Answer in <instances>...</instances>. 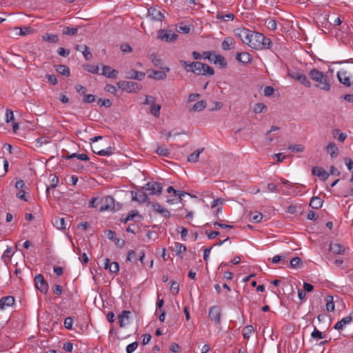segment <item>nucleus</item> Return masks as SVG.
I'll use <instances>...</instances> for the list:
<instances>
[{"label":"nucleus","mask_w":353,"mask_h":353,"mask_svg":"<svg viewBox=\"0 0 353 353\" xmlns=\"http://www.w3.org/2000/svg\"><path fill=\"white\" fill-rule=\"evenodd\" d=\"M309 77L315 83V86L324 91H330L331 84L326 74L316 68H313L309 72Z\"/></svg>","instance_id":"1"},{"label":"nucleus","mask_w":353,"mask_h":353,"mask_svg":"<svg viewBox=\"0 0 353 353\" xmlns=\"http://www.w3.org/2000/svg\"><path fill=\"white\" fill-rule=\"evenodd\" d=\"M190 72H192L196 75L212 76L214 74V70L212 67L199 61L191 63Z\"/></svg>","instance_id":"2"},{"label":"nucleus","mask_w":353,"mask_h":353,"mask_svg":"<svg viewBox=\"0 0 353 353\" xmlns=\"http://www.w3.org/2000/svg\"><path fill=\"white\" fill-rule=\"evenodd\" d=\"M272 46V41L270 38L265 37L263 34L256 32L254 34L253 41L251 43V48L256 50L270 49Z\"/></svg>","instance_id":"3"},{"label":"nucleus","mask_w":353,"mask_h":353,"mask_svg":"<svg viewBox=\"0 0 353 353\" xmlns=\"http://www.w3.org/2000/svg\"><path fill=\"white\" fill-rule=\"evenodd\" d=\"M34 283L37 290L45 294L48 293L49 285L42 274H38L35 276Z\"/></svg>","instance_id":"4"},{"label":"nucleus","mask_w":353,"mask_h":353,"mask_svg":"<svg viewBox=\"0 0 353 353\" xmlns=\"http://www.w3.org/2000/svg\"><path fill=\"white\" fill-rule=\"evenodd\" d=\"M118 87L129 92H137L141 89V85L136 82L121 81L117 83Z\"/></svg>","instance_id":"5"},{"label":"nucleus","mask_w":353,"mask_h":353,"mask_svg":"<svg viewBox=\"0 0 353 353\" xmlns=\"http://www.w3.org/2000/svg\"><path fill=\"white\" fill-rule=\"evenodd\" d=\"M178 38V34L172 30L161 29L158 31V39L167 42H174Z\"/></svg>","instance_id":"6"},{"label":"nucleus","mask_w":353,"mask_h":353,"mask_svg":"<svg viewBox=\"0 0 353 353\" xmlns=\"http://www.w3.org/2000/svg\"><path fill=\"white\" fill-rule=\"evenodd\" d=\"M143 189L148 191L150 194L159 195L162 192L163 186L158 182L150 181L147 183Z\"/></svg>","instance_id":"7"},{"label":"nucleus","mask_w":353,"mask_h":353,"mask_svg":"<svg viewBox=\"0 0 353 353\" xmlns=\"http://www.w3.org/2000/svg\"><path fill=\"white\" fill-rule=\"evenodd\" d=\"M165 10L155 7H150L148 10V15L153 21H162L164 18Z\"/></svg>","instance_id":"8"},{"label":"nucleus","mask_w":353,"mask_h":353,"mask_svg":"<svg viewBox=\"0 0 353 353\" xmlns=\"http://www.w3.org/2000/svg\"><path fill=\"white\" fill-rule=\"evenodd\" d=\"M289 76L300 82L307 88L311 87V83L305 74L299 71L289 72Z\"/></svg>","instance_id":"9"},{"label":"nucleus","mask_w":353,"mask_h":353,"mask_svg":"<svg viewBox=\"0 0 353 353\" xmlns=\"http://www.w3.org/2000/svg\"><path fill=\"white\" fill-rule=\"evenodd\" d=\"M209 318L211 321H214L216 324H220L221 310L219 306H212L209 309Z\"/></svg>","instance_id":"10"},{"label":"nucleus","mask_w":353,"mask_h":353,"mask_svg":"<svg viewBox=\"0 0 353 353\" xmlns=\"http://www.w3.org/2000/svg\"><path fill=\"white\" fill-rule=\"evenodd\" d=\"M147 205L151 206L154 211H155L158 214H160L162 216L165 218H169L170 216V212L166 208H163L158 203H153L149 201L148 202Z\"/></svg>","instance_id":"11"},{"label":"nucleus","mask_w":353,"mask_h":353,"mask_svg":"<svg viewBox=\"0 0 353 353\" xmlns=\"http://www.w3.org/2000/svg\"><path fill=\"white\" fill-rule=\"evenodd\" d=\"M114 208V199L111 196H107L102 200L101 205L99 208L100 212L113 210Z\"/></svg>","instance_id":"12"},{"label":"nucleus","mask_w":353,"mask_h":353,"mask_svg":"<svg viewBox=\"0 0 353 353\" xmlns=\"http://www.w3.org/2000/svg\"><path fill=\"white\" fill-rule=\"evenodd\" d=\"M234 35L238 37L243 43L247 42V37L250 34V30L245 28H237L234 30Z\"/></svg>","instance_id":"13"},{"label":"nucleus","mask_w":353,"mask_h":353,"mask_svg":"<svg viewBox=\"0 0 353 353\" xmlns=\"http://www.w3.org/2000/svg\"><path fill=\"white\" fill-rule=\"evenodd\" d=\"M132 199L139 203H145L148 201V195L143 190L132 191Z\"/></svg>","instance_id":"14"},{"label":"nucleus","mask_w":353,"mask_h":353,"mask_svg":"<svg viewBox=\"0 0 353 353\" xmlns=\"http://www.w3.org/2000/svg\"><path fill=\"white\" fill-rule=\"evenodd\" d=\"M119 72L117 70L112 69L109 65H103L101 74L107 77L108 78L116 79L118 76Z\"/></svg>","instance_id":"15"},{"label":"nucleus","mask_w":353,"mask_h":353,"mask_svg":"<svg viewBox=\"0 0 353 353\" xmlns=\"http://www.w3.org/2000/svg\"><path fill=\"white\" fill-rule=\"evenodd\" d=\"M236 59L244 64L250 63L252 60V55L247 52H237Z\"/></svg>","instance_id":"16"},{"label":"nucleus","mask_w":353,"mask_h":353,"mask_svg":"<svg viewBox=\"0 0 353 353\" xmlns=\"http://www.w3.org/2000/svg\"><path fill=\"white\" fill-rule=\"evenodd\" d=\"M14 304V298L12 296H3L0 299V310H4L6 307L12 306Z\"/></svg>","instance_id":"17"},{"label":"nucleus","mask_w":353,"mask_h":353,"mask_svg":"<svg viewBox=\"0 0 353 353\" xmlns=\"http://www.w3.org/2000/svg\"><path fill=\"white\" fill-rule=\"evenodd\" d=\"M145 76V74L142 72H139L132 69L126 72V78L132 79L137 80H142Z\"/></svg>","instance_id":"18"},{"label":"nucleus","mask_w":353,"mask_h":353,"mask_svg":"<svg viewBox=\"0 0 353 353\" xmlns=\"http://www.w3.org/2000/svg\"><path fill=\"white\" fill-rule=\"evenodd\" d=\"M312 173L313 175L320 177L323 181L327 180L330 174L321 167H314L312 170Z\"/></svg>","instance_id":"19"},{"label":"nucleus","mask_w":353,"mask_h":353,"mask_svg":"<svg viewBox=\"0 0 353 353\" xmlns=\"http://www.w3.org/2000/svg\"><path fill=\"white\" fill-rule=\"evenodd\" d=\"M353 314V312L345 317V318H343L341 321H338L334 326V328L336 329V330H341L344 328V327L345 326V325L347 324H349L352 320V314Z\"/></svg>","instance_id":"20"},{"label":"nucleus","mask_w":353,"mask_h":353,"mask_svg":"<svg viewBox=\"0 0 353 353\" xmlns=\"http://www.w3.org/2000/svg\"><path fill=\"white\" fill-rule=\"evenodd\" d=\"M131 312L128 310H123L122 311L118 316V320L119 326L121 327H125L126 323H125V321H128L130 319V315Z\"/></svg>","instance_id":"21"},{"label":"nucleus","mask_w":353,"mask_h":353,"mask_svg":"<svg viewBox=\"0 0 353 353\" xmlns=\"http://www.w3.org/2000/svg\"><path fill=\"white\" fill-rule=\"evenodd\" d=\"M329 250L334 254H343L345 251V248L339 243H331Z\"/></svg>","instance_id":"22"},{"label":"nucleus","mask_w":353,"mask_h":353,"mask_svg":"<svg viewBox=\"0 0 353 353\" xmlns=\"http://www.w3.org/2000/svg\"><path fill=\"white\" fill-rule=\"evenodd\" d=\"M235 41L232 37H226L221 43V48L223 50H228L230 48H234Z\"/></svg>","instance_id":"23"},{"label":"nucleus","mask_w":353,"mask_h":353,"mask_svg":"<svg viewBox=\"0 0 353 353\" xmlns=\"http://www.w3.org/2000/svg\"><path fill=\"white\" fill-rule=\"evenodd\" d=\"M337 77L340 83H343L347 87H350L352 83L350 78L346 75V72H339L337 73Z\"/></svg>","instance_id":"24"},{"label":"nucleus","mask_w":353,"mask_h":353,"mask_svg":"<svg viewBox=\"0 0 353 353\" xmlns=\"http://www.w3.org/2000/svg\"><path fill=\"white\" fill-rule=\"evenodd\" d=\"M213 63L219 65L221 68H225L228 64L225 57L221 54H216V56H214Z\"/></svg>","instance_id":"25"},{"label":"nucleus","mask_w":353,"mask_h":353,"mask_svg":"<svg viewBox=\"0 0 353 353\" xmlns=\"http://www.w3.org/2000/svg\"><path fill=\"white\" fill-rule=\"evenodd\" d=\"M326 150L332 158L336 157L339 153L338 148L334 143H330L326 147Z\"/></svg>","instance_id":"26"},{"label":"nucleus","mask_w":353,"mask_h":353,"mask_svg":"<svg viewBox=\"0 0 353 353\" xmlns=\"http://www.w3.org/2000/svg\"><path fill=\"white\" fill-rule=\"evenodd\" d=\"M53 225L59 230H64L65 228V223L64 218H60L58 216L54 217L52 219Z\"/></svg>","instance_id":"27"},{"label":"nucleus","mask_w":353,"mask_h":353,"mask_svg":"<svg viewBox=\"0 0 353 353\" xmlns=\"http://www.w3.org/2000/svg\"><path fill=\"white\" fill-rule=\"evenodd\" d=\"M323 201L318 197L313 196L310 202V206L313 209H319L323 205Z\"/></svg>","instance_id":"28"},{"label":"nucleus","mask_w":353,"mask_h":353,"mask_svg":"<svg viewBox=\"0 0 353 353\" xmlns=\"http://www.w3.org/2000/svg\"><path fill=\"white\" fill-rule=\"evenodd\" d=\"M167 75L165 71L153 70L152 73L149 75L150 78L157 80H163L166 78Z\"/></svg>","instance_id":"29"},{"label":"nucleus","mask_w":353,"mask_h":353,"mask_svg":"<svg viewBox=\"0 0 353 353\" xmlns=\"http://www.w3.org/2000/svg\"><path fill=\"white\" fill-rule=\"evenodd\" d=\"M204 150V148L199 149L188 157V161L194 163L199 161V155Z\"/></svg>","instance_id":"30"},{"label":"nucleus","mask_w":353,"mask_h":353,"mask_svg":"<svg viewBox=\"0 0 353 353\" xmlns=\"http://www.w3.org/2000/svg\"><path fill=\"white\" fill-rule=\"evenodd\" d=\"M207 103L204 100L197 101L190 109L193 112H200L206 108Z\"/></svg>","instance_id":"31"},{"label":"nucleus","mask_w":353,"mask_h":353,"mask_svg":"<svg viewBox=\"0 0 353 353\" xmlns=\"http://www.w3.org/2000/svg\"><path fill=\"white\" fill-rule=\"evenodd\" d=\"M42 39L43 41H48L52 43H56L59 41V37L57 34L46 33L43 35Z\"/></svg>","instance_id":"32"},{"label":"nucleus","mask_w":353,"mask_h":353,"mask_svg":"<svg viewBox=\"0 0 353 353\" xmlns=\"http://www.w3.org/2000/svg\"><path fill=\"white\" fill-rule=\"evenodd\" d=\"M187 193L185 192H179V194H174V198L167 199V202L170 204H173L174 203L181 202L182 200V196H185Z\"/></svg>","instance_id":"33"},{"label":"nucleus","mask_w":353,"mask_h":353,"mask_svg":"<svg viewBox=\"0 0 353 353\" xmlns=\"http://www.w3.org/2000/svg\"><path fill=\"white\" fill-rule=\"evenodd\" d=\"M56 70L59 74L66 77H69L70 74V68L65 65H58L56 67Z\"/></svg>","instance_id":"34"},{"label":"nucleus","mask_w":353,"mask_h":353,"mask_svg":"<svg viewBox=\"0 0 353 353\" xmlns=\"http://www.w3.org/2000/svg\"><path fill=\"white\" fill-rule=\"evenodd\" d=\"M325 301L326 302V310L328 312H332L334 310V303L333 301V296H327L325 297Z\"/></svg>","instance_id":"35"},{"label":"nucleus","mask_w":353,"mask_h":353,"mask_svg":"<svg viewBox=\"0 0 353 353\" xmlns=\"http://www.w3.org/2000/svg\"><path fill=\"white\" fill-rule=\"evenodd\" d=\"M161 105L157 104L154 103V104L150 105V112L152 115H154L155 117H159L160 115V110H161Z\"/></svg>","instance_id":"36"},{"label":"nucleus","mask_w":353,"mask_h":353,"mask_svg":"<svg viewBox=\"0 0 353 353\" xmlns=\"http://www.w3.org/2000/svg\"><path fill=\"white\" fill-rule=\"evenodd\" d=\"M288 149L293 152H302L304 150L305 147L301 144H290L288 146Z\"/></svg>","instance_id":"37"},{"label":"nucleus","mask_w":353,"mask_h":353,"mask_svg":"<svg viewBox=\"0 0 353 353\" xmlns=\"http://www.w3.org/2000/svg\"><path fill=\"white\" fill-rule=\"evenodd\" d=\"M82 49V54L83 55L84 59L86 61L91 60L92 58V54L90 52L89 48L86 45H83Z\"/></svg>","instance_id":"38"},{"label":"nucleus","mask_w":353,"mask_h":353,"mask_svg":"<svg viewBox=\"0 0 353 353\" xmlns=\"http://www.w3.org/2000/svg\"><path fill=\"white\" fill-rule=\"evenodd\" d=\"M78 32L77 28H70V27H65L63 30V34H68L70 36L76 35Z\"/></svg>","instance_id":"39"},{"label":"nucleus","mask_w":353,"mask_h":353,"mask_svg":"<svg viewBox=\"0 0 353 353\" xmlns=\"http://www.w3.org/2000/svg\"><path fill=\"white\" fill-rule=\"evenodd\" d=\"M138 215V211L137 210H133V211H131L128 215L125 218H121V222H123V223H127L128 221H131V220H133L135 216H137Z\"/></svg>","instance_id":"40"},{"label":"nucleus","mask_w":353,"mask_h":353,"mask_svg":"<svg viewBox=\"0 0 353 353\" xmlns=\"http://www.w3.org/2000/svg\"><path fill=\"white\" fill-rule=\"evenodd\" d=\"M93 152L99 156H108V157L110 156L113 153L112 148H111V147H108L105 150H101L99 151L93 150Z\"/></svg>","instance_id":"41"},{"label":"nucleus","mask_w":353,"mask_h":353,"mask_svg":"<svg viewBox=\"0 0 353 353\" xmlns=\"http://www.w3.org/2000/svg\"><path fill=\"white\" fill-rule=\"evenodd\" d=\"M50 176L52 177V179L50 180V187H48L47 189H46V193L47 194L49 193V190H50V188H54L55 187H57V184L59 183V178H58V176H57L56 175H54V174L50 175Z\"/></svg>","instance_id":"42"},{"label":"nucleus","mask_w":353,"mask_h":353,"mask_svg":"<svg viewBox=\"0 0 353 353\" xmlns=\"http://www.w3.org/2000/svg\"><path fill=\"white\" fill-rule=\"evenodd\" d=\"M266 110H267V106L265 104H263L262 103H258L254 105L253 111L257 114V113H261L263 111H265Z\"/></svg>","instance_id":"43"},{"label":"nucleus","mask_w":353,"mask_h":353,"mask_svg":"<svg viewBox=\"0 0 353 353\" xmlns=\"http://www.w3.org/2000/svg\"><path fill=\"white\" fill-rule=\"evenodd\" d=\"M216 53L212 51H205L203 52V59H208L210 62L213 63V60L214 59V56H216Z\"/></svg>","instance_id":"44"},{"label":"nucleus","mask_w":353,"mask_h":353,"mask_svg":"<svg viewBox=\"0 0 353 353\" xmlns=\"http://www.w3.org/2000/svg\"><path fill=\"white\" fill-rule=\"evenodd\" d=\"M170 291L172 294L176 295L179 292V285L175 281H170Z\"/></svg>","instance_id":"45"},{"label":"nucleus","mask_w":353,"mask_h":353,"mask_svg":"<svg viewBox=\"0 0 353 353\" xmlns=\"http://www.w3.org/2000/svg\"><path fill=\"white\" fill-rule=\"evenodd\" d=\"M157 153L163 157H168L170 153V150L162 146H159L157 149Z\"/></svg>","instance_id":"46"},{"label":"nucleus","mask_w":353,"mask_h":353,"mask_svg":"<svg viewBox=\"0 0 353 353\" xmlns=\"http://www.w3.org/2000/svg\"><path fill=\"white\" fill-rule=\"evenodd\" d=\"M174 250L176 255H179L181 253L186 250V246L180 243H175Z\"/></svg>","instance_id":"47"},{"label":"nucleus","mask_w":353,"mask_h":353,"mask_svg":"<svg viewBox=\"0 0 353 353\" xmlns=\"http://www.w3.org/2000/svg\"><path fill=\"white\" fill-rule=\"evenodd\" d=\"M254 332V327L252 325H248L244 329V332L243 334L244 339H249L250 336L252 333Z\"/></svg>","instance_id":"48"},{"label":"nucleus","mask_w":353,"mask_h":353,"mask_svg":"<svg viewBox=\"0 0 353 353\" xmlns=\"http://www.w3.org/2000/svg\"><path fill=\"white\" fill-rule=\"evenodd\" d=\"M312 338L316 339H323L325 338V334H323L321 331L317 330L316 327H314V331L311 334Z\"/></svg>","instance_id":"49"},{"label":"nucleus","mask_w":353,"mask_h":353,"mask_svg":"<svg viewBox=\"0 0 353 353\" xmlns=\"http://www.w3.org/2000/svg\"><path fill=\"white\" fill-rule=\"evenodd\" d=\"M85 69L92 74H97L99 72V66L94 65H86Z\"/></svg>","instance_id":"50"},{"label":"nucleus","mask_w":353,"mask_h":353,"mask_svg":"<svg viewBox=\"0 0 353 353\" xmlns=\"http://www.w3.org/2000/svg\"><path fill=\"white\" fill-rule=\"evenodd\" d=\"M136 252L134 250H131L128 252L126 261L129 262H136Z\"/></svg>","instance_id":"51"},{"label":"nucleus","mask_w":353,"mask_h":353,"mask_svg":"<svg viewBox=\"0 0 353 353\" xmlns=\"http://www.w3.org/2000/svg\"><path fill=\"white\" fill-rule=\"evenodd\" d=\"M96 101V96L94 94H85L83 99V103H90Z\"/></svg>","instance_id":"52"},{"label":"nucleus","mask_w":353,"mask_h":353,"mask_svg":"<svg viewBox=\"0 0 353 353\" xmlns=\"http://www.w3.org/2000/svg\"><path fill=\"white\" fill-rule=\"evenodd\" d=\"M301 263V259L299 257H294L290 261V267L296 268Z\"/></svg>","instance_id":"53"},{"label":"nucleus","mask_w":353,"mask_h":353,"mask_svg":"<svg viewBox=\"0 0 353 353\" xmlns=\"http://www.w3.org/2000/svg\"><path fill=\"white\" fill-rule=\"evenodd\" d=\"M98 104H99L101 106H105L107 108H110L112 105V103L108 99H99L98 100Z\"/></svg>","instance_id":"54"},{"label":"nucleus","mask_w":353,"mask_h":353,"mask_svg":"<svg viewBox=\"0 0 353 353\" xmlns=\"http://www.w3.org/2000/svg\"><path fill=\"white\" fill-rule=\"evenodd\" d=\"M138 345H139V343L137 341L133 342V343L129 344L126 347V352L127 353H132V352H133L137 348Z\"/></svg>","instance_id":"55"},{"label":"nucleus","mask_w":353,"mask_h":353,"mask_svg":"<svg viewBox=\"0 0 353 353\" xmlns=\"http://www.w3.org/2000/svg\"><path fill=\"white\" fill-rule=\"evenodd\" d=\"M73 324V319L70 316H68L65 319L64 321V326L67 330H72Z\"/></svg>","instance_id":"56"},{"label":"nucleus","mask_w":353,"mask_h":353,"mask_svg":"<svg viewBox=\"0 0 353 353\" xmlns=\"http://www.w3.org/2000/svg\"><path fill=\"white\" fill-rule=\"evenodd\" d=\"M119 270V265L117 262H112L109 266V271L112 273H117Z\"/></svg>","instance_id":"57"},{"label":"nucleus","mask_w":353,"mask_h":353,"mask_svg":"<svg viewBox=\"0 0 353 353\" xmlns=\"http://www.w3.org/2000/svg\"><path fill=\"white\" fill-rule=\"evenodd\" d=\"M275 90L272 86H266L264 89L263 93L265 97H270L273 95Z\"/></svg>","instance_id":"58"},{"label":"nucleus","mask_w":353,"mask_h":353,"mask_svg":"<svg viewBox=\"0 0 353 353\" xmlns=\"http://www.w3.org/2000/svg\"><path fill=\"white\" fill-rule=\"evenodd\" d=\"M150 59L154 66L159 67L161 65V60L159 58H158L156 55L152 54L150 56Z\"/></svg>","instance_id":"59"},{"label":"nucleus","mask_w":353,"mask_h":353,"mask_svg":"<svg viewBox=\"0 0 353 353\" xmlns=\"http://www.w3.org/2000/svg\"><path fill=\"white\" fill-rule=\"evenodd\" d=\"M57 53L61 57H67L70 54V50L65 49L63 48H59L57 50Z\"/></svg>","instance_id":"60"},{"label":"nucleus","mask_w":353,"mask_h":353,"mask_svg":"<svg viewBox=\"0 0 353 353\" xmlns=\"http://www.w3.org/2000/svg\"><path fill=\"white\" fill-rule=\"evenodd\" d=\"M14 119V114L13 112L9 109L6 110V121L7 123L12 121Z\"/></svg>","instance_id":"61"},{"label":"nucleus","mask_w":353,"mask_h":353,"mask_svg":"<svg viewBox=\"0 0 353 353\" xmlns=\"http://www.w3.org/2000/svg\"><path fill=\"white\" fill-rule=\"evenodd\" d=\"M120 49L124 53H129L132 51V48L127 43L121 45Z\"/></svg>","instance_id":"62"},{"label":"nucleus","mask_w":353,"mask_h":353,"mask_svg":"<svg viewBox=\"0 0 353 353\" xmlns=\"http://www.w3.org/2000/svg\"><path fill=\"white\" fill-rule=\"evenodd\" d=\"M154 103H156V99L154 97L150 96V95L145 96V101L144 102V104L151 105L154 104Z\"/></svg>","instance_id":"63"},{"label":"nucleus","mask_w":353,"mask_h":353,"mask_svg":"<svg viewBox=\"0 0 353 353\" xmlns=\"http://www.w3.org/2000/svg\"><path fill=\"white\" fill-rule=\"evenodd\" d=\"M345 161L347 167V169L352 172V174H353V161L346 158L345 159Z\"/></svg>","instance_id":"64"}]
</instances>
